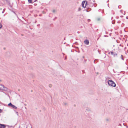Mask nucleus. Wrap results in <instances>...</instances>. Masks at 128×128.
<instances>
[{"label": "nucleus", "mask_w": 128, "mask_h": 128, "mask_svg": "<svg viewBox=\"0 0 128 128\" xmlns=\"http://www.w3.org/2000/svg\"><path fill=\"white\" fill-rule=\"evenodd\" d=\"M108 85L110 86H111L114 87H115L116 86V84L112 80H108Z\"/></svg>", "instance_id": "f257e3e1"}, {"label": "nucleus", "mask_w": 128, "mask_h": 128, "mask_svg": "<svg viewBox=\"0 0 128 128\" xmlns=\"http://www.w3.org/2000/svg\"><path fill=\"white\" fill-rule=\"evenodd\" d=\"M110 53L114 57L118 56V53L117 52L111 51L108 54H109Z\"/></svg>", "instance_id": "f03ea898"}, {"label": "nucleus", "mask_w": 128, "mask_h": 128, "mask_svg": "<svg viewBox=\"0 0 128 128\" xmlns=\"http://www.w3.org/2000/svg\"><path fill=\"white\" fill-rule=\"evenodd\" d=\"M9 106H11L14 108L16 109L17 108L15 106L12 104L11 102L8 105Z\"/></svg>", "instance_id": "7ed1b4c3"}, {"label": "nucleus", "mask_w": 128, "mask_h": 128, "mask_svg": "<svg viewBox=\"0 0 128 128\" xmlns=\"http://www.w3.org/2000/svg\"><path fill=\"white\" fill-rule=\"evenodd\" d=\"M2 90L6 92H9L10 90L8 88L5 87L4 86V88H3Z\"/></svg>", "instance_id": "20e7f679"}, {"label": "nucleus", "mask_w": 128, "mask_h": 128, "mask_svg": "<svg viewBox=\"0 0 128 128\" xmlns=\"http://www.w3.org/2000/svg\"><path fill=\"white\" fill-rule=\"evenodd\" d=\"M6 126L4 124H0V128H6Z\"/></svg>", "instance_id": "39448f33"}, {"label": "nucleus", "mask_w": 128, "mask_h": 128, "mask_svg": "<svg viewBox=\"0 0 128 128\" xmlns=\"http://www.w3.org/2000/svg\"><path fill=\"white\" fill-rule=\"evenodd\" d=\"M84 42L85 44L86 45H88L89 44V42L88 40H86L84 41Z\"/></svg>", "instance_id": "423d86ee"}, {"label": "nucleus", "mask_w": 128, "mask_h": 128, "mask_svg": "<svg viewBox=\"0 0 128 128\" xmlns=\"http://www.w3.org/2000/svg\"><path fill=\"white\" fill-rule=\"evenodd\" d=\"M4 1H6V3L8 5L10 4V1L9 0H4Z\"/></svg>", "instance_id": "0eeeda50"}, {"label": "nucleus", "mask_w": 128, "mask_h": 128, "mask_svg": "<svg viewBox=\"0 0 128 128\" xmlns=\"http://www.w3.org/2000/svg\"><path fill=\"white\" fill-rule=\"evenodd\" d=\"M4 86L2 84H0V90H2Z\"/></svg>", "instance_id": "6e6552de"}, {"label": "nucleus", "mask_w": 128, "mask_h": 128, "mask_svg": "<svg viewBox=\"0 0 128 128\" xmlns=\"http://www.w3.org/2000/svg\"><path fill=\"white\" fill-rule=\"evenodd\" d=\"M86 2V1H83L82 2V6L83 8H84V3H85Z\"/></svg>", "instance_id": "1a4fd4ad"}, {"label": "nucleus", "mask_w": 128, "mask_h": 128, "mask_svg": "<svg viewBox=\"0 0 128 128\" xmlns=\"http://www.w3.org/2000/svg\"><path fill=\"white\" fill-rule=\"evenodd\" d=\"M6 128H14V127H12V126H7Z\"/></svg>", "instance_id": "9d476101"}, {"label": "nucleus", "mask_w": 128, "mask_h": 128, "mask_svg": "<svg viewBox=\"0 0 128 128\" xmlns=\"http://www.w3.org/2000/svg\"><path fill=\"white\" fill-rule=\"evenodd\" d=\"M91 10V9L90 8H88L86 10V12H89Z\"/></svg>", "instance_id": "9b49d317"}, {"label": "nucleus", "mask_w": 128, "mask_h": 128, "mask_svg": "<svg viewBox=\"0 0 128 128\" xmlns=\"http://www.w3.org/2000/svg\"><path fill=\"white\" fill-rule=\"evenodd\" d=\"M115 22V20H112V24H114Z\"/></svg>", "instance_id": "f8f14e48"}, {"label": "nucleus", "mask_w": 128, "mask_h": 128, "mask_svg": "<svg viewBox=\"0 0 128 128\" xmlns=\"http://www.w3.org/2000/svg\"><path fill=\"white\" fill-rule=\"evenodd\" d=\"M32 0H28V2L30 3H32Z\"/></svg>", "instance_id": "ddd939ff"}, {"label": "nucleus", "mask_w": 128, "mask_h": 128, "mask_svg": "<svg viewBox=\"0 0 128 128\" xmlns=\"http://www.w3.org/2000/svg\"><path fill=\"white\" fill-rule=\"evenodd\" d=\"M86 4H85V6L84 7V8H86V5L87 4V3L88 2H87L86 1Z\"/></svg>", "instance_id": "4468645a"}, {"label": "nucleus", "mask_w": 128, "mask_h": 128, "mask_svg": "<svg viewBox=\"0 0 128 128\" xmlns=\"http://www.w3.org/2000/svg\"><path fill=\"white\" fill-rule=\"evenodd\" d=\"M123 56L122 55H121V58L123 60H124V58H123L122 57H123Z\"/></svg>", "instance_id": "2eb2a0df"}, {"label": "nucleus", "mask_w": 128, "mask_h": 128, "mask_svg": "<svg viewBox=\"0 0 128 128\" xmlns=\"http://www.w3.org/2000/svg\"><path fill=\"white\" fill-rule=\"evenodd\" d=\"M2 25L0 23V29L1 28H2Z\"/></svg>", "instance_id": "dca6fc26"}, {"label": "nucleus", "mask_w": 128, "mask_h": 128, "mask_svg": "<svg viewBox=\"0 0 128 128\" xmlns=\"http://www.w3.org/2000/svg\"><path fill=\"white\" fill-rule=\"evenodd\" d=\"M52 85L51 84H50L49 85V86L50 88H51L52 87Z\"/></svg>", "instance_id": "f3484780"}, {"label": "nucleus", "mask_w": 128, "mask_h": 128, "mask_svg": "<svg viewBox=\"0 0 128 128\" xmlns=\"http://www.w3.org/2000/svg\"><path fill=\"white\" fill-rule=\"evenodd\" d=\"M92 1L91 2H88L89 3H92V2H94V0H92Z\"/></svg>", "instance_id": "a211bd4d"}, {"label": "nucleus", "mask_w": 128, "mask_h": 128, "mask_svg": "<svg viewBox=\"0 0 128 128\" xmlns=\"http://www.w3.org/2000/svg\"><path fill=\"white\" fill-rule=\"evenodd\" d=\"M81 10V8H79L78 9V11H79Z\"/></svg>", "instance_id": "6ab92c4d"}, {"label": "nucleus", "mask_w": 128, "mask_h": 128, "mask_svg": "<svg viewBox=\"0 0 128 128\" xmlns=\"http://www.w3.org/2000/svg\"><path fill=\"white\" fill-rule=\"evenodd\" d=\"M53 26V24H52L50 25V26L51 27H52Z\"/></svg>", "instance_id": "aec40b11"}, {"label": "nucleus", "mask_w": 128, "mask_h": 128, "mask_svg": "<svg viewBox=\"0 0 128 128\" xmlns=\"http://www.w3.org/2000/svg\"><path fill=\"white\" fill-rule=\"evenodd\" d=\"M57 18V17H55L54 18V19H53V20H54H54H55Z\"/></svg>", "instance_id": "412c9836"}, {"label": "nucleus", "mask_w": 128, "mask_h": 128, "mask_svg": "<svg viewBox=\"0 0 128 128\" xmlns=\"http://www.w3.org/2000/svg\"><path fill=\"white\" fill-rule=\"evenodd\" d=\"M106 122H108L109 121V120L108 118H106Z\"/></svg>", "instance_id": "4be33fe9"}, {"label": "nucleus", "mask_w": 128, "mask_h": 128, "mask_svg": "<svg viewBox=\"0 0 128 128\" xmlns=\"http://www.w3.org/2000/svg\"><path fill=\"white\" fill-rule=\"evenodd\" d=\"M117 22L118 24H120V20H118V21Z\"/></svg>", "instance_id": "5701e85b"}, {"label": "nucleus", "mask_w": 128, "mask_h": 128, "mask_svg": "<svg viewBox=\"0 0 128 128\" xmlns=\"http://www.w3.org/2000/svg\"><path fill=\"white\" fill-rule=\"evenodd\" d=\"M52 12H53L54 13L56 12V10H52Z\"/></svg>", "instance_id": "b1692460"}, {"label": "nucleus", "mask_w": 128, "mask_h": 128, "mask_svg": "<svg viewBox=\"0 0 128 128\" xmlns=\"http://www.w3.org/2000/svg\"><path fill=\"white\" fill-rule=\"evenodd\" d=\"M2 110L1 109H0V113H1L2 112Z\"/></svg>", "instance_id": "393cba45"}, {"label": "nucleus", "mask_w": 128, "mask_h": 128, "mask_svg": "<svg viewBox=\"0 0 128 128\" xmlns=\"http://www.w3.org/2000/svg\"><path fill=\"white\" fill-rule=\"evenodd\" d=\"M100 20V18H98L97 19V20L98 21H99Z\"/></svg>", "instance_id": "a878e982"}, {"label": "nucleus", "mask_w": 128, "mask_h": 128, "mask_svg": "<svg viewBox=\"0 0 128 128\" xmlns=\"http://www.w3.org/2000/svg\"><path fill=\"white\" fill-rule=\"evenodd\" d=\"M5 10V9H4L3 10L2 12V13H3L4 12V11Z\"/></svg>", "instance_id": "bb28decb"}, {"label": "nucleus", "mask_w": 128, "mask_h": 128, "mask_svg": "<svg viewBox=\"0 0 128 128\" xmlns=\"http://www.w3.org/2000/svg\"><path fill=\"white\" fill-rule=\"evenodd\" d=\"M95 60L94 61V63H96L95 62V61L96 60Z\"/></svg>", "instance_id": "cd10ccee"}, {"label": "nucleus", "mask_w": 128, "mask_h": 128, "mask_svg": "<svg viewBox=\"0 0 128 128\" xmlns=\"http://www.w3.org/2000/svg\"><path fill=\"white\" fill-rule=\"evenodd\" d=\"M90 20L89 19H88V22H89V21H90Z\"/></svg>", "instance_id": "c85d7f7f"}, {"label": "nucleus", "mask_w": 128, "mask_h": 128, "mask_svg": "<svg viewBox=\"0 0 128 128\" xmlns=\"http://www.w3.org/2000/svg\"><path fill=\"white\" fill-rule=\"evenodd\" d=\"M123 16H120V17H121V18H122V17H123Z\"/></svg>", "instance_id": "c756f323"}, {"label": "nucleus", "mask_w": 128, "mask_h": 128, "mask_svg": "<svg viewBox=\"0 0 128 128\" xmlns=\"http://www.w3.org/2000/svg\"><path fill=\"white\" fill-rule=\"evenodd\" d=\"M126 18L127 19H128V16H126Z\"/></svg>", "instance_id": "7c9ffc66"}, {"label": "nucleus", "mask_w": 128, "mask_h": 128, "mask_svg": "<svg viewBox=\"0 0 128 128\" xmlns=\"http://www.w3.org/2000/svg\"><path fill=\"white\" fill-rule=\"evenodd\" d=\"M18 91H20V89H18Z\"/></svg>", "instance_id": "2f4dec72"}, {"label": "nucleus", "mask_w": 128, "mask_h": 128, "mask_svg": "<svg viewBox=\"0 0 128 128\" xmlns=\"http://www.w3.org/2000/svg\"><path fill=\"white\" fill-rule=\"evenodd\" d=\"M66 58H65V60H66Z\"/></svg>", "instance_id": "473e14b6"}, {"label": "nucleus", "mask_w": 128, "mask_h": 128, "mask_svg": "<svg viewBox=\"0 0 128 128\" xmlns=\"http://www.w3.org/2000/svg\"><path fill=\"white\" fill-rule=\"evenodd\" d=\"M104 36L106 37V36H108L105 35V36Z\"/></svg>", "instance_id": "72a5a7b5"}, {"label": "nucleus", "mask_w": 128, "mask_h": 128, "mask_svg": "<svg viewBox=\"0 0 128 128\" xmlns=\"http://www.w3.org/2000/svg\"><path fill=\"white\" fill-rule=\"evenodd\" d=\"M98 52H99V54H100V53L99 52V50H98Z\"/></svg>", "instance_id": "f704fd0d"}, {"label": "nucleus", "mask_w": 128, "mask_h": 128, "mask_svg": "<svg viewBox=\"0 0 128 128\" xmlns=\"http://www.w3.org/2000/svg\"><path fill=\"white\" fill-rule=\"evenodd\" d=\"M66 103H65L64 104H65V105H66Z\"/></svg>", "instance_id": "c9c22d12"}, {"label": "nucleus", "mask_w": 128, "mask_h": 128, "mask_svg": "<svg viewBox=\"0 0 128 128\" xmlns=\"http://www.w3.org/2000/svg\"><path fill=\"white\" fill-rule=\"evenodd\" d=\"M16 114H18V112H16Z\"/></svg>", "instance_id": "e433bc0d"}, {"label": "nucleus", "mask_w": 128, "mask_h": 128, "mask_svg": "<svg viewBox=\"0 0 128 128\" xmlns=\"http://www.w3.org/2000/svg\"><path fill=\"white\" fill-rule=\"evenodd\" d=\"M36 0H34V2L36 1Z\"/></svg>", "instance_id": "4c0bfd02"}, {"label": "nucleus", "mask_w": 128, "mask_h": 128, "mask_svg": "<svg viewBox=\"0 0 128 128\" xmlns=\"http://www.w3.org/2000/svg\"><path fill=\"white\" fill-rule=\"evenodd\" d=\"M76 105L75 104L74 105V106H76Z\"/></svg>", "instance_id": "58836bf2"}, {"label": "nucleus", "mask_w": 128, "mask_h": 128, "mask_svg": "<svg viewBox=\"0 0 128 128\" xmlns=\"http://www.w3.org/2000/svg\"><path fill=\"white\" fill-rule=\"evenodd\" d=\"M113 18V17H112L111 19L112 20Z\"/></svg>", "instance_id": "ea45409f"}, {"label": "nucleus", "mask_w": 128, "mask_h": 128, "mask_svg": "<svg viewBox=\"0 0 128 128\" xmlns=\"http://www.w3.org/2000/svg\"><path fill=\"white\" fill-rule=\"evenodd\" d=\"M14 13L16 15V13H15L14 12Z\"/></svg>", "instance_id": "a19ab883"}, {"label": "nucleus", "mask_w": 128, "mask_h": 128, "mask_svg": "<svg viewBox=\"0 0 128 128\" xmlns=\"http://www.w3.org/2000/svg\"><path fill=\"white\" fill-rule=\"evenodd\" d=\"M127 46H128V44H127Z\"/></svg>", "instance_id": "79ce46f5"}, {"label": "nucleus", "mask_w": 128, "mask_h": 128, "mask_svg": "<svg viewBox=\"0 0 128 128\" xmlns=\"http://www.w3.org/2000/svg\"><path fill=\"white\" fill-rule=\"evenodd\" d=\"M62 54H63L64 55V53H62Z\"/></svg>", "instance_id": "37998d69"}, {"label": "nucleus", "mask_w": 128, "mask_h": 128, "mask_svg": "<svg viewBox=\"0 0 128 128\" xmlns=\"http://www.w3.org/2000/svg\"><path fill=\"white\" fill-rule=\"evenodd\" d=\"M120 125H121V124H120Z\"/></svg>", "instance_id": "c03bdc74"}, {"label": "nucleus", "mask_w": 128, "mask_h": 128, "mask_svg": "<svg viewBox=\"0 0 128 128\" xmlns=\"http://www.w3.org/2000/svg\"><path fill=\"white\" fill-rule=\"evenodd\" d=\"M120 46H121V44H120Z\"/></svg>", "instance_id": "a18cd8bd"}, {"label": "nucleus", "mask_w": 128, "mask_h": 128, "mask_svg": "<svg viewBox=\"0 0 128 128\" xmlns=\"http://www.w3.org/2000/svg\"><path fill=\"white\" fill-rule=\"evenodd\" d=\"M4 49H5V48H4Z\"/></svg>", "instance_id": "49530a36"}, {"label": "nucleus", "mask_w": 128, "mask_h": 128, "mask_svg": "<svg viewBox=\"0 0 128 128\" xmlns=\"http://www.w3.org/2000/svg\"><path fill=\"white\" fill-rule=\"evenodd\" d=\"M83 58H84V56H83Z\"/></svg>", "instance_id": "de8ad7c7"}, {"label": "nucleus", "mask_w": 128, "mask_h": 128, "mask_svg": "<svg viewBox=\"0 0 128 128\" xmlns=\"http://www.w3.org/2000/svg\"><path fill=\"white\" fill-rule=\"evenodd\" d=\"M96 4V5H97L96 4Z\"/></svg>", "instance_id": "09e8293b"}, {"label": "nucleus", "mask_w": 128, "mask_h": 128, "mask_svg": "<svg viewBox=\"0 0 128 128\" xmlns=\"http://www.w3.org/2000/svg\"><path fill=\"white\" fill-rule=\"evenodd\" d=\"M31 92H32V90H31Z\"/></svg>", "instance_id": "8fccbe9b"}]
</instances>
